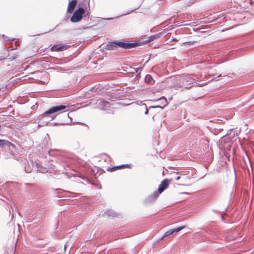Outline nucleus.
Listing matches in <instances>:
<instances>
[{
	"mask_svg": "<svg viewBox=\"0 0 254 254\" xmlns=\"http://www.w3.org/2000/svg\"><path fill=\"white\" fill-rule=\"evenodd\" d=\"M78 123L79 124H82V123Z\"/></svg>",
	"mask_w": 254,
	"mask_h": 254,
	"instance_id": "nucleus-28",
	"label": "nucleus"
},
{
	"mask_svg": "<svg viewBox=\"0 0 254 254\" xmlns=\"http://www.w3.org/2000/svg\"><path fill=\"white\" fill-rule=\"evenodd\" d=\"M11 155L12 156V158L15 159V160H19V157L17 155H16L15 154H13V153H12L11 154Z\"/></svg>",
	"mask_w": 254,
	"mask_h": 254,
	"instance_id": "nucleus-21",
	"label": "nucleus"
},
{
	"mask_svg": "<svg viewBox=\"0 0 254 254\" xmlns=\"http://www.w3.org/2000/svg\"><path fill=\"white\" fill-rule=\"evenodd\" d=\"M88 5H89V3H90L89 0H88Z\"/></svg>",
	"mask_w": 254,
	"mask_h": 254,
	"instance_id": "nucleus-27",
	"label": "nucleus"
},
{
	"mask_svg": "<svg viewBox=\"0 0 254 254\" xmlns=\"http://www.w3.org/2000/svg\"><path fill=\"white\" fill-rule=\"evenodd\" d=\"M3 37H4V42L13 41L15 40V38L10 39L8 37L5 36L4 35H3Z\"/></svg>",
	"mask_w": 254,
	"mask_h": 254,
	"instance_id": "nucleus-20",
	"label": "nucleus"
},
{
	"mask_svg": "<svg viewBox=\"0 0 254 254\" xmlns=\"http://www.w3.org/2000/svg\"><path fill=\"white\" fill-rule=\"evenodd\" d=\"M117 46L118 49L128 50L134 48L139 44L138 42L129 43L126 40H117Z\"/></svg>",
	"mask_w": 254,
	"mask_h": 254,
	"instance_id": "nucleus-5",
	"label": "nucleus"
},
{
	"mask_svg": "<svg viewBox=\"0 0 254 254\" xmlns=\"http://www.w3.org/2000/svg\"><path fill=\"white\" fill-rule=\"evenodd\" d=\"M110 103L106 101H102L100 102V108L102 110H106L110 107Z\"/></svg>",
	"mask_w": 254,
	"mask_h": 254,
	"instance_id": "nucleus-15",
	"label": "nucleus"
},
{
	"mask_svg": "<svg viewBox=\"0 0 254 254\" xmlns=\"http://www.w3.org/2000/svg\"><path fill=\"white\" fill-rule=\"evenodd\" d=\"M158 101H159V102H160V103L161 104H162L163 105V106H161L160 105H158V106H150L149 108H161L162 109H163L166 106H167V105L168 104L166 98L165 97H164V96H163V97H161L160 98H159L158 99Z\"/></svg>",
	"mask_w": 254,
	"mask_h": 254,
	"instance_id": "nucleus-9",
	"label": "nucleus"
},
{
	"mask_svg": "<svg viewBox=\"0 0 254 254\" xmlns=\"http://www.w3.org/2000/svg\"><path fill=\"white\" fill-rule=\"evenodd\" d=\"M11 146L12 147H14V145L11 143L9 141L3 139H0V147L4 148L5 146L9 147Z\"/></svg>",
	"mask_w": 254,
	"mask_h": 254,
	"instance_id": "nucleus-13",
	"label": "nucleus"
},
{
	"mask_svg": "<svg viewBox=\"0 0 254 254\" xmlns=\"http://www.w3.org/2000/svg\"><path fill=\"white\" fill-rule=\"evenodd\" d=\"M142 68L143 67H137V68H134V70L136 72L138 73H140L141 71V70L142 69Z\"/></svg>",
	"mask_w": 254,
	"mask_h": 254,
	"instance_id": "nucleus-22",
	"label": "nucleus"
},
{
	"mask_svg": "<svg viewBox=\"0 0 254 254\" xmlns=\"http://www.w3.org/2000/svg\"><path fill=\"white\" fill-rule=\"evenodd\" d=\"M63 162L64 164H65V165H63V167L64 168H65V166L66 165L67 167H69L70 164V160H63Z\"/></svg>",
	"mask_w": 254,
	"mask_h": 254,
	"instance_id": "nucleus-18",
	"label": "nucleus"
},
{
	"mask_svg": "<svg viewBox=\"0 0 254 254\" xmlns=\"http://www.w3.org/2000/svg\"><path fill=\"white\" fill-rule=\"evenodd\" d=\"M168 181L169 180L167 179H165L163 180L159 186L158 192L155 191L152 195L149 196L148 198L146 199L145 203H149L155 200L158 196V193H162L168 187Z\"/></svg>",
	"mask_w": 254,
	"mask_h": 254,
	"instance_id": "nucleus-2",
	"label": "nucleus"
},
{
	"mask_svg": "<svg viewBox=\"0 0 254 254\" xmlns=\"http://www.w3.org/2000/svg\"><path fill=\"white\" fill-rule=\"evenodd\" d=\"M105 215H106L110 217H116L117 216V214L115 211H114L112 210H109L106 211L104 213Z\"/></svg>",
	"mask_w": 254,
	"mask_h": 254,
	"instance_id": "nucleus-17",
	"label": "nucleus"
},
{
	"mask_svg": "<svg viewBox=\"0 0 254 254\" xmlns=\"http://www.w3.org/2000/svg\"><path fill=\"white\" fill-rule=\"evenodd\" d=\"M144 80H145V82L146 84H148L150 85H153L155 82V80L153 79L152 76L150 75V74H147L145 76Z\"/></svg>",
	"mask_w": 254,
	"mask_h": 254,
	"instance_id": "nucleus-14",
	"label": "nucleus"
},
{
	"mask_svg": "<svg viewBox=\"0 0 254 254\" xmlns=\"http://www.w3.org/2000/svg\"><path fill=\"white\" fill-rule=\"evenodd\" d=\"M23 160L24 162L27 163V164L24 167V169L25 171L27 173H30L34 169L37 172H39L42 173H44L47 171L46 168L42 167L40 164H38L36 162H35L34 163L32 162L31 166L26 158H22L21 161H23Z\"/></svg>",
	"mask_w": 254,
	"mask_h": 254,
	"instance_id": "nucleus-1",
	"label": "nucleus"
},
{
	"mask_svg": "<svg viewBox=\"0 0 254 254\" xmlns=\"http://www.w3.org/2000/svg\"><path fill=\"white\" fill-rule=\"evenodd\" d=\"M184 228V227H177L176 228L172 229H170V230L166 231L165 233V234H164V235L161 237V240H162L164 238L168 237V236L173 234L174 233H176L179 232L181 230H182Z\"/></svg>",
	"mask_w": 254,
	"mask_h": 254,
	"instance_id": "nucleus-8",
	"label": "nucleus"
},
{
	"mask_svg": "<svg viewBox=\"0 0 254 254\" xmlns=\"http://www.w3.org/2000/svg\"><path fill=\"white\" fill-rule=\"evenodd\" d=\"M168 173V170H166V172H165V173Z\"/></svg>",
	"mask_w": 254,
	"mask_h": 254,
	"instance_id": "nucleus-26",
	"label": "nucleus"
},
{
	"mask_svg": "<svg viewBox=\"0 0 254 254\" xmlns=\"http://www.w3.org/2000/svg\"><path fill=\"white\" fill-rule=\"evenodd\" d=\"M195 42H192V41H189L186 42L185 43V44L189 45H193Z\"/></svg>",
	"mask_w": 254,
	"mask_h": 254,
	"instance_id": "nucleus-24",
	"label": "nucleus"
},
{
	"mask_svg": "<svg viewBox=\"0 0 254 254\" xmlns=\"http://www.w3.org/2000/svg\"><path fill=\"white\" fill-rule=\"evenodd\" d=\"M170 174L172 175V177L169 180V181H172L173 180H175L176 181H178L180 179V177L177 175V173H176L175 172H173L172 173H171Z\"/></svg>",
	"mask_w": 254,
	"mask_h": 254,
	"instance_id": "nucleus-16",
	"label": "nucleus"
},
{
	"mask_svg": "<svg viewBox=\"0 0 254 254\" xmlns=\"http://www.w3.org/2000/svg\"><path fill=\"white\" fill-rule=\"evenodd\" d=\"M67 44H58L52 46L51 50L52 51H62L67 49L68 48Z\"/></svg>",
	"mask_w": 254,
	"mask_h": 254,
	"instance_id": "nucleus-7",
	"label": "nucleus"
},
{
	"mask_svg": "<svg viewBox=\"0 0 254 254\" xmlns=\"http://www.w3.org/2000/svg\"><path fill=\"white\" fill-rule=\"evenodd\" d=\"M144 105H145V112H144V114H145V115H147V114H148V109L147 107V106L146 105V104H144Z\"/></svg>",
	"mask_w": 254,
	"mask_h": 254,
	"instance_id": "nucleus-25",
	"label": "nucleus"
},
{
	"mask_svg": "<svg viewBox=\"0 0 254 254\" xmlns=\"http://www.w3.org/2000/svg\"><path fill=\"white\" fill-rule=\"evenodd\" d=\"M158 37V35L157 34H156V35H151L150 36L149 38H148V41H149V42H151V41H154L157 37Z\"/></svg>",
	"mask_w": 254,
	"mask_h": 254,
	"instance_id": "nucleus-19",
	"label": "nucleus"
},
{
	"mask_svg": "<svg viewBox=\"0 0 254 254\" xmlns=\"http://www.w3.org/2000/svg\"><path fill=\"white\" fill-rule=\"evenodd\" d=\"M77 3L76 0H72L68 3L67 12L69 13H71L73 12L75 7L76 6Z\"/></svg>",
	"mask_w": 254,
	"mask_h": 254,
	"instance_id": "nucleus-12",
	"label": "nucleus"
},
{
	"mask_svg": "<svg viewBox=\"0 0 254 254\" xmlns=\"http://www.w3.org/2000/svg\"><path fill=\"white\" fill-rule=\"evenodd\" d=\"M181 80L182 87H184L185 88H190L192 86V84L193 83L194 79L190 76L185 75L181 78Z\"/></svg>",
	"mask_w": 254,
	"mask_h": 254,
	"instance_id": "nucleus-6",
	"label": "nucleus"
},
{
	"mask_svg": "<svg viewBox=\"0 0 254 254\" xmlns=\"http://www.w3.org/2000/svg\"><path fill=\"white\" fill-rule=\"evenodd\" d=\"M89 11H86L85 9L83 7H79L73 12L70 17V21L76 23L80 21L83 16H87L89 15Z\"/></svg>",
	"mask_w": 254,
	"mask_h": 254,
	"instance_id": "nucleus-3",
	"label": "nucleus"
},
{
	"mask_svg": "<svg viewBox=\"0 0 254 254\" xmlns=\"http://www.w3.org/2000/svg\"><path fill=\"white\" fill-rule=\"evenodd\" d=\"M68 107L64 105H60L52 107L43 113L42 115L43 118H46L48 117H50L52 118V120H53L54 118L56 117L55 116H53V114L58 111L65 110Z\"/></svg>",
	"mask_w": 254,
	"mask_h": 254,
	"instance_id": "nucleus-4",
	"label": "nucleus"
},
{
	"mask_svg": "<svg viewBox=\"0 0 254 254\" xmlns=\"http://www.w3.org/2000/svg\"><path fill=\"white\" fill-rule=\"evenodd\" d=\"M117 40H113L108 42L106 46V49L108 50H117Z\"/></svg>",
	"mask_w": 254,
	"mask_h": 254,
	"instance_id": "nucleus-10",
	"label": "nucleus"
},
{
	"mask_svg": "<svg viewBox=\"0 0 254 254\" xmlns=\"http://www.w3.org/2000/svg\"><path fill=\"white\" fill-rule=\"evenodd\" d=\"M16 56H17V55L14 54V55L9 56V57L8 58V59L10 61H13L15 59Z\"/></svg>",
	"mask_w": 254,
	"mask_h": 254,
	"instance_id": "nucleus-23",
	"label": "nucleus"
},
{
	"mask_svg": "<svg viewBox=\"0 0 254 254\" xmlns=\"http://www.w3.org/2000/svg\"><path fill=\"white\" fill-rule=\"evenodd\" d=\"M125 168H130V165L129 164H123L119 166H114L113 167H109L107 170L108 171L113 172L114 171H116L117 169H123Z\"/></svg>",
	"mask_w": 254,
	"mask_h": 254,
	"instance_id": "nucleus-11",
	"label": "nucleus"
},
{
	"mask_svg": "<svg viewBox=\"0 0 254 254\" xmlns=\"http://www.w3.org/2000/svg\"><path fill=\"white\" fill-rule=\"evenodd\" d=\"M8 184H13V182H11V183H9Z\"/></svg>",
	"mask_w": 254,
	"mask_h": 254,
	"instance_id": "nucleus-29",
	"label": "nucleus"
}]
</instances>
